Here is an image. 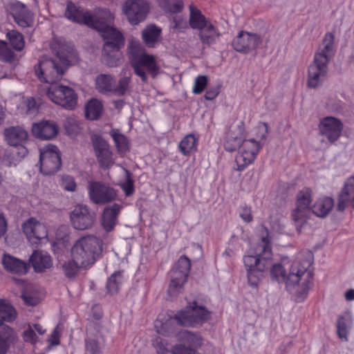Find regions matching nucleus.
<instances>
[{"instance_id": "44", "label": "nucleus", "mask_w": 354, "mask_h": 354, "mask_svg": "<svg viewBox=\"0 0 354 354\" xmlns=\"http://www.w3.org/2000/svg\"><path fill=\"white\" fill-rule=\"evenodd\" d=\"M6 37L15 50L21 51L24 48L25 41L24 36L18 31L15 30H10L7 32Z\"/></svg>"}, {"instance_id": "60", "label": "nucleus", "mask_w": 354, "mask_h": 354, "mask_svg": "<svg viewBox=\"0 0 354 354\" xmlns=\"http://www.w3.org/2000/svg\"><path fill=\"white\" fill-rule=\"evenodd\" d=\"M174 22L175 24L174 26V28L175 29H181L187 27L186 21L180 18H174Z\"/></svg>"}, {"instance_id": "43", "label": "nucleus", "mask_w": 354, "mask_h": 354, "mask_svg": "<svg viewBox=\"0 0 354 354\" xmlns=\"http://www.w3.org/2000/svg\"><path fill=\"white\" fill-rule=\"evenodd\" d=\"M80 268H86L84 266H81L80 263H77L75 259L71 258V260L65 261L62 265V269L68 278L74 277L78 272Z\"/></svg>"}, {"instance_id": "39", "label": "nucleus", "mask_w": 354, "mask_h": 354, "mask_svg": "<svg viewBox=\"0 0 354 354\" xmlns=\"http://www.w3.org/2000/svg\"><path fill=\"white\" fill-rule=\"evenodd\" d=\"M102 105L95 99L90 100L85 107L86 117L91 120H97L102 114Z\"/></svg>"}, {"instance_id": "5", "label": "nucleus", "mask_w": 354, "mask_h": 354, "mask_svg": "<svg viewBox=\"0 0 354 354\" xmlns=\"http://www.w3.org/2000/svg\"><path fill=\"white\" fill-rule=\"evenodd\" d=\"M265 230L266 236L261 238V242L256 249V255H246L243 257L248 283L252 287L257 286L264 272L267 271L272 264V245L268 230L266 228Z\"/></svg>"}, {"instance_id": "27", "label": "nucleus", "mask_w": 354, "mask_h": 354, "mask_svg": "<svg viewBox=\"0 0 354 354\" xmlns=\"http://www.w3.org/2000/svg\"><path fill=\"white\" fill-rule=\"evenodd\" d=\"M29 261L37 272H43L53 265L51 257L42 250L35 251L30 257Z\"/></svg>"}, {"instance_id": "63", "label": "nucleus", "mask_w": 354, "mask_h": 354, "mask_svg": "<svg viewBox=\"0 0 354 354\" xmlns=\"http://www.w3.org/2000/svg\"><path fill=\"white\" fill-rule=\"evenodd\" d=\"M6 117L5 111L1 105H0V125L3 124Z\"/></svg>"}, {"instance_id": "33", "label": "nucleus", "mask_w": 354, "mask_h": 354, "mask_svg": "<svg viewBox=\"0 0 354 354\" xmlns=\"http://www.w3.org/2000/svg\"><path fill=\"white\" fill-rule=\"evenodd\" d=\"M12 16L15 21L22 28L31 27L34 24L32 13L24 5H21L19 10H15Z\"/></svg>"}, {"instance_id": "34", "label": "nucleus", "mask_w": 354, "mask_h": 354, "mask_svg": "<svg viewBox=\"0 0 354 354\" xmlns=\"http://www.w3.org/2000/svg\"><path fill=\"white\" fill-rule=\"evenodd\" d=\"M189 24L192 29L200 30L210 21L193 3L189 7Z\"/></svg>"}, {"instance_id": "57", "label": "nucleus", "mask_w": 354, "mask_h": 354, "mask_svg": "<svg viewBox=\"0 0 354 354\" xmlns=\"http://www.w3.org/2000/svg\"><path fill=\"white\" fill-rule=\"evenodd\" d=\"M220 93V86H217L209 88L205 94V98L207 100H212L216 98Z\"/></svg>"}, {"instance_id": "51", "label": "nucleus", "mask_w": 354, "mask_h": 354, "mask_svg": "<svg viewBox=\"0 0 354 354\" xmlns=\"http://www.w3.org/2000/svg\"><path fill=\"white\" fill-rule=\"evenodd\" d=\"M86 350L90 354H100L101 348L98 342L95 339L86 340Z\"/></svg>"}, {"instance_id": "12", "label": "nucleus", "mask_w": 354, "mask_h": 354, "mask_svg": "<svg viewBox=\"0 0 354 354\" xmlns=\"http://www.w3.org/2000/svg\"><path fill=\"white\" fill-rule=\"evenodd\" d=\"M69 218L74 229L83 231L93 226L96 216L87 205L78 204L70 212Z\"/></svg>"}, {"instance_id": "53", "label": "nucleus", "mask_w": 354, "mask_h": 354, "mask_svg": "<svg viewBox=\"0 0 354 354\" xmlns=\"http://www.w3.org/2000/svg\"><path fill=\"white\" fill-rule=\"evenodd\" d=\"M62 186L65 190L74 192L76 188V183L73 177L65 176L62 178Z\"/></svg>"}, {"instance_id": "16", "label": "nucleus", "mask_w": 354, "mask_h": 354, "mask_svg": "<svg viewBox=\"0 0 354 354\" xmlns=\"http://www.w3.org/2000/svg\"><path fill=\"white\" fill-rule=\"evenodd\" d=\"M241 151L236 156V170L243 171L255 159L261 149V145L254 139L244 140L241 145Z\"/></svg>"}, {"instance_id": "56", "label": "nucleus", "mask_w": 354, "mask_h": 354, "mask_svg": "<svg viewBox=\"0 0 354 354\" xmlns=\"http://www.w3.org/2000/svg\"><path fill=\"white\" fill-rule=\"evenodd\" d=\"M21 298L25 304L28 306H35L39 302L37 297L26 292H22Z\"/></svg>"}, {"instance_id": "8", "label": "nucleus", "mask_w": 354, "mask_h": 354, "mask_svg": "<svg viewBox=\"0 0 354 354\" xmlns=\"http://www.w3.org/2000/svg\"><path fill=\"white\" fill-rule=\"evenodd\" d=\"M65 16L74 22L86 24L96 30L102 29V26L106 22H110L111 19V13L106 9L99 10L93 15L90 12H84L71 1L67 3Z\"/></svg>"}, {"instance_id": "29", "label": "nucleus", "mask_w": 354, "mask_h": 354, "mask_svg": "<svg viewBox=\"0 0 354 354\" xmlns=\"http://www.w3.org/2000/svg\"><path fill=\"white\" fill-rule=\"evenodd\" d=\"M161 32L160 28L153 24L148 25L141 32L143 43L148 48H155L161 40Z\"/></svg>"}, {"instance_id": "20", "label": "nucleus", "mask_w": 354, "mask_h": 354, "mask_svg": "<svg viewBox=\"0 0 354 354\" xmlns=\"http://www.w3.org/2000/svg\"><path fill=\"white\" fill-rule=\"evenodd\" d=\"M21 228L26 238L32 244L39 243V241L48 236V231L44 223L34 217L24 221Z\"/></svg>"}, {"instance_id": "46", "label": "nucleus", "mask_w": 354, "mask_h": 354, "mask_svg": "<svg viewBox=\"0 0 354 354\" xmlns=\"http://www.w3.org/2000/svg\"><path fill=\"white\" fill-rule=\"evenodd\" d=\"M122 283V274L120 272H115L108 279L106 283L107 292L113 295L118 292Z\"/></svg>"}, {"instance_id": "6", "label": "nucleus", "mask_w": 354, "mask_h": 354, "mask_svg": "<svg viewBox=\"0 0 354 354\" xmlns=\"http://www.w3.org/2000/svg\"><path fill=\"white\" fill-rule=\"evenodd\" d=\"M103 241L93 234H88L75 241L71 251V258L85 268L93 265L101 256Z\"/></svg>"}, {"instance_id": "25", "label": "nucleus", "mask_w": 354, "mask_h": 354, "mask_svg": "<svg viewBox=\"0 0 354 354\" xmlns=\"http://www.w3.org/2000/svg\"><path fill=\"white\" fill-rule=\"evenodd\" d=\"M334 53V36L329 32L326 34L315 54L314 59L328 64Z\"/></svg>"}, {"instance_id": "17", "label": "nucleus", "mask_w": 354, "mask_h": 354, "mask_svg": "<svg viewBox=\"0 0 354 354\" xmlns=\"http://www.w3.org/2000/svg\"><path fill=\"white\" fill-rule=\"evenodd\" d=\"M123 9L129 22L137 25L145 19L149 4L147 0H127Z\"/></svg>"}, {"instance_id": "61", "label": "nucleus", "mask_w": 354, "mask_h": 354, "mask_svg": "<svg viewBox=\"0 0 354 354\" xmlns=\"http://www.w3.org/2000/svg\"><path fill=\"white\" fill-rule=\"evenodd\" d=\"M345 298L348 301L354 300V289H350L345 293Z\"/></svg>"}, {"instance_id": "9", "label": "nucleus", "mask_w": 354, "mask_h": 354, "mask_svg": "<svg viewBox=\"0 0 354 354\" xmlns=\"http://www.w3.org/2000/svg\"><path fill=\"white\" fill-rule=\"evenodd\" d=\"M17 317L15 309L6 300L0 299V354H6L11 344L18 341L15 330L3 322H12Z\"/></svg>"}, {"instance_id": "58", "label": "nucleus", "mask_w": 354, "mask_h": 354, "mask_svg": "<svg viewBox=\"0 0 354 354\" xmlns=\"http://www.w3.org/2000/svg\"><path fill=\"white\" fill-rule=\"evenodd\" d=\"M8 229L7 220L3 213H0V239L4 236Z\"/></svg>"}, {"instance_id": "11", "label": "nucleus", "mask_w": 354, "mask_h": 354, "mask_svg": "<svg viewBox=\"0 0 354 354\" xmlns=\"http://www.w3.org/2000/svg\"><path fill=\"white\" fill-rule=\"evenodd\" d=\"M46 95L52 102L66 109L72 110L77 105V95L68 86L50 85L46 91Z\"/></svg>"}, {"instance_id": "62", "label": "nucleus", "mask_w": 354, "mask_h": 354, "mask_svg": "<svg viewBox=\"0 0 354 354\" xmlns=\"http://www.w3.org/2000/svg\"><path fill=\"white\" fill-rule=\"evenodd\" d=\"M34 328L39 335H44L46 332V330L44 329L42 326L38 324H35Z\"/></svg>"}, {"instance_id": "55", "label": "nucleus", "mask_w": 354, "mask_h": 354, "mask_svg": "<svg viewBox=\"0 0 354 354\" xmlns=\"http://www.w3.org/2000/svg\"><path fill=\"white\" fill-rule=\"evenodd\" d=\"M22 337L24 340L26 342L35 344L37 342L36 334L30 326L24 331Z\"/></svg>"}, {"instance_id": "28", "label": "nucleus", "mask_w": 354, "mask_h": 354, "mask_svg": "<svg viewBox=\"0 0 354 354\" xmlns=\"http://www.w3.org/2000/svg\"><path fill=\"white\" fill-rule=\"evenodd\" d=\"M121 209L122 206L117 203L104 208L102 216V225L106 232H109L114 229Z\"/></svg>"}, {"instance_id": "64", "label": "nucleus", "mask_w": 354, "mask_h": 354, "mask_svg": "<svg viewBox=\"0 0 354 354\" xmlns=\"http://www.w3.org/2000/svg\"><path fill=\"white\" fill-rule=\"evenodd\" d=\"M115 106L117 108H122L124 104V101L123 100H117L115 102Z\"/></svg>"}, {"instance_id": "19", "label": "nucleus", "mask_w": 354, "mask_h": 354, "mask_svg": "<svg viewBox=\"0 0 354 354\" xmlns=\"http://www.w3.org/2000/svg\"><path fill=\"white\" fill-rule=\"evenodd\" d=\"M312 202V191L309 188H304L297 195L296 208L292 213L295 222L302 223L310 212Z\"/></svg>"}, {"instance_id": "30", "label": "nucleus", "mask_w": 354, "mask_h": 354, "mask_svg": "<svg viewBox=\"0 0 354 354\" xmlns=\"http://www.w3.org/2000/svg\"><path fill=\"white\" fill-rule=\"evenodd\" d=\"M243 129L238 127L235 129H230L227 133L224 141V148L227 151H234L240 147L243 142Z\"/></svg>"}, {"instance_id": "18", "label": "nucleus", "mask_w": 354, "mask_h": 354, "mask_svg": "<svg viewBox=\"0 0 354 354\" xmlns=\"http://www.w3.org/2000/svg\"><path fill=\"white\" fill-rule=\"evenodd\" d=\"M91 201L95 204H106L115 200L116 193L113 188L100 182H91L88 187Z\"/></svg>"}, {"instance_id": "15", "label": "nucleus", "mask_w": 354, "mask_h": 354, "mask_svg": "<svg viewBox=\"0 0 354 354\" xmlns=\"http://www.w3.org/2000/svg\"><path fill=\"white\" fill-rule=\"evenodd\" d=\"M344 129L342 121L335 117L328 116L320 120L318 124L319 134L334 144L341 136Z\"/></svg>"}, {"instance_id": "21", "label": "nucleus", "mask_w": 354, "mask_h": 354, "mask_svg": "<svg viewBox=\"0 0 354 354\" xmlns=\"http://www.w3.org/2000/svg\"><path fill=\"white\" fill-rule=\"evenodd\" d=\"M261 41V38L257 34L241 31L233 39L232 46L237 52L248 53L256 49Z\"/></svg>"}, {"instance_id": "23", "label": "nucleus", "mask_w": 354, "mask_h": 354, "mask_svg": "<svg viewBox=\"0 0 354 354\" xmlns=\"http://www.w3.org/2000/svg\"><path fill=\"white\" fill-rule=\"evenodd\" d=\"M32 135L40 140H48L57 136L59 127L57 123L51 120H41L32 125Z\"/></svg>"}, {"instance_id": "45", "label": "nucleus", "mask_w": 354, "mask_h": 354, "mask_svg": "<svg viewBox=\"0 0 354 354\" xmlns=\"http://www.w3.org/2000/svg\"><path fill=\"white\" fill-rule=\"evenodd\" d=\"M158 1L164 10L170 12L178 13L183 8V0H158Z\"/></svg>"}, {"instance_id": "14", "label": "nucleus", "mask_w": 354, "mask_h": 354, "mask_svg": "<svg viewBox=\"0 0 354 354\" xmlns=\"http://www.w3.org/2000/svg\"><path fill=\"white\" fill-rule=\"evenodd\" d=\"M91 142L100 167L109 169L115 163L113 153L109 144L102 136L96 134L92 136Z\"/></svg>"}, {"instance_id": "40", "label": "nucleus", "mask_w": 354, "mask_h": 354, "mask_svg": "<svg viewBox=\"0 0 354 354\" xmlns=\"http://www.w3.org/2000/svg\"><path fill=\"white\" fill-rule=\"evenodd\" d=\"M351 325V319L348 315H339L337 320V335L342 339L348 341V330Z\"/></svg>"}, {"instance_id": "7", "label": "nucleus", "mask_w": 354, "mask_h": 354, "mask_svg": "<svg viewBox=\"0 0 354 354\" xmlns=\"http://www.w3.org/2000/svg\"><path fill=\"white\" fill-rule=\"evenodd\" d=\"M106 22L102 29L97 31L104 40L102 51V61L108 67H116L120 64V49L124 45L122 34Z\"/></svg>"}, {"instance_id": "49", "label": "nucleus", "mask_w": 354, "mask_h": 354, "mask_svg": "<svg viewBox=\"0 0 354 354\" xmlns=\"http://www.w3.org/2000/svg\"><path fill=\"white\" fill-rule=\"evenodd\" d=\"M208 83V77L206 75H198L194 82V85L192 89V92L194 94H201Z\"/></svg>"}, {"instance_id": "59", "label": "nucleus", "mask_w": 354, "mask_h": 354, "mask_svg": "<svg viewBox=\"0 0 354 354\" xmlns=\"http://www.w3.org/2000/svg\"><path fill=\"white\" fill-rule=\"evenodd\" d=\"M27 112L29 113H35L37 111V102L34 98L30 97L26 101Z\"/></svg>"}, {"instance_id": "48", "label": "nucleus", "mask_w": 354, "mask_h": 354, "mask_svg": "<svg viewBox=\"0 0 354 354\" xmlns=\"http://www.w3.org/2000/svg\"><path fill=\"white\" fill-rule=\"evenodd\" d=\"M15 54L13 51L10 49L7 43L0 40V60L12 62L14 60Z\"/></svg>"}, {"instance_id": "22", "label": "nucleus", "mask_w": 354, "mask_h": 354, "mask_svg": "<svg viewBox=\"0 0 354 354\" xmlns=\"http://www.w3.org/2000/svg\"><path fill=\"white\" fill-rule=\"evenodd\" d=\"M328 65L320 61L313 60L308 71L307 84L308 87L315 88L323 84L328 73Z\"/></svg>"}, {"instance_id": "54", "label": "nucleus", "mask_w": 354, "mask_h": 354, "mask_svg": "<svg viewBox=\"0 0 354 354\" xmlns=\"http://www.w3.org/2000/svg\"><path fill=\"white\" fill-rule=\"evenodd\" d=\"M239 216L246 223H250L253 220L251 207L249 206H242L240 208Z\"/></svg>"}, {"instance_id": "32", "label": "nucleus", "mask_w": 354, "mask_h": 354, "mask_svg": "<svg viewBox=\"0 0 354 354\" xmlns=\"http://www.w3.org/2000/svg\"><path fill=\"white\" fill-rule=\"evenodd\" d=\"M218 30L212 24L208 22L199 30L198 37L203 44L210 45L214 44L220 37Z\"/></svg>"}, {"instance_id": "37", "label": "nucleus", "mask_w": 354, "mask_h": 354, "mask_svg": "<svg viewBox=\"0 0 354 354\" xmlns=\"http://www.w3.org/2000/svg\"><path fill=\"white\" fill-rule=\"evenodd\" d=\"M131 90V75L121 77L117 82H115L113 94L117 96H124L129 94Z\"/></svg>"}, {"instance_id": "26", "label": "nucleus", "mask_w": 354, "mask_h": 354, "mask_svg": "<svg viewBox=\"0 0 354 354\" xmlns=\"http://www.w3.org/2000/svg\"><path fill=\"white\" fill-rule=\"evenodd\" d=\"M3 134L6 141L11 146L22 145L28 138V131L19 126L6 128Z\"/></svg>"}, {"instance_id": "35", "label": "nucleus", "mask_w": 354, "mask_h": 354, "mask_svg": "<svg viewBox=\"0 0 354 354\" xmlns=\"http://www.w3.org/2000/svg\"><path fill=\"white\" fill-rule=\"evenodd\" d=\"M334 206V200L330 197H324L317 200L313 205L312 212L319 217H326Z\"/></svg>"}, {"instance_id": "52", "label": "nucleus", "mask_w": 354, "mask_h": 354, "mask_svg": "<svg viewBox=\"0 0 354 354\" xmlns=\"http://www.w3.org/2000/svg\"><path fill=\"white\" fill-rule=\"evenodd\" d=\"M127 180L121 184V187L124 192L126 196H131L134 192L133 180L130 177V173L126 170Z\"/></svg>"}, {"instance_id": "42", "label": "nucleus", "mask_w": 354, "mask_h": 354, "mask_svg": "<svg viewBox=\"0 0 354 354\" xmlns=\"http://www.w3.org/2000/svg\"><path fill=\"white\" fill-rule=\"evenodd\" d=\"M178 335L183 344H187L189 348H198L202 344V338L199 335L187 330L180 331Z\"/></svg>"}, {"instance_id": "13", "label": "nucleus", "mask_w": 354, "mask_h": 354, "mask_svg": "<svg viewBox=\"0 0 354 354\" xmlns=\"http://www.w3.org/2000/svg\"><path fill=\"white\" fill-rule=\"evenodd\" d=\"M40 171L44 175H53L61 167V154L55 145H48L40 150Z\"/></svg>"}, {"instance_id": "36", "label": "nucleus", "mask_w": 354, "mask_h": 354, "mask_svg": "<svg viewBox=\"0 0 354 354\" xmlns=\"http://www.w3.org/2000/svg\"><path fill=\"white\" fill-rule=\"evenodd\" d=\"M115 80L111 75L100 74L95 79L96 89L101 93H113Z\"/></svg>"}, {"instance_id": "31", "label": "nucleus", "mask_w": 354, "mask_h": 354, "mask_svg": "<svg viewBox=\"0 0 354 354\" xmlns=\"http://www.w3.org/2000/svg\"><path fill=\"white\" fill-rule=\"evenodd\" d=\"M2 264L7 271L12 273L22 274L28 271V266L26 262L10 254L3 256Z\"/></svg>"}, {"instance_id": "1", "label": "nucleus", "mask_w": 354, "mask_h": 354, "mask_svg": "<svg viewBox=\"0 0 354 354\" xmlns=\"http://www.w3.org/2000/svg\"><path fill=\"white\" fill-rule=\"evenodd\" d=\"M286 258H283L281 263L275 264L270 270L272 279L279 283H285L286 289L292 291L297 287L296 292L302 295L306 294L312 283V275L307 270L313 261V254L309 250L299 252L286 274L284 266Z\"/></svg>"}, {"instance_id": "38", "label": "nucleus", "mask_w": 354, "mask_h": 354, "mask_svg": "<svg viewBox=\"0 0 354 354\" xmlns=\"http://www.w3.org/2000/svg\"><path fill=\"white\" fill-rule=\"evenodd\" d=\"M111 136L115 142L118 153L120 156H124L129 151V142L124 135L118 130H113L111 132Z\"/></svg>"}, {"instance_id": "3", "label": "nucleus", "mask_w": 354, "mask_h": 354, "mask_svg": "<svg viewBox=\"0 0 354 354\" xmlns=\"http://www.w3.org/2000/svg\"><path fill=\"white\" fill-rule=\"evenodd\" d=\"M127 54L134 73L143 83L148 82L147 74L152 78H156L160 74V66L156 56L147 53L139 40L134 38L129 40Z\"/></svg>"}, {"instance_id": "50", "label": "nucleus", "mask_w": 354, "mask_h": 354, "mask_svg": "<svg viewBox=\"0 0 354 354\" xmlns=\"http://www.w3.org/2000/svg\"><path fill=\"white\" fill-rule=\"evenodd\" d=\"M171 353V354H199L195 349L182 344L175 345Z\"/></svg>"}, {"instance_id": "2", "label": "nucleus", "mask_w": 354, "mask_h": 354, "mask_svg": "<svg viewBox=\"0 0 354 354\" xmlns=\"http://www.w3.org/2000/svg\"><path fill=\"white\" fill-rule=\"evenodd\" d=\"M56 54L58 61L44 58L35 66V75L41 82L54 85L62 79L67 67L77 61V55L71 46H59Z\"/></svg>"}, {"instance_id": "24", "label": "nucleus", "mask_w": 354, "mask_h": 354, "mask_svg": "<svg viewBox=\"0 0 354 354\" xmlns=\"http://www.w3.org/2000/svg\"><path fill=\"white\" fill-rule=\"evenodd\" d=\"M337 201L336 209L338 212H344L350 203H352L354 209V177H350L345 182Z\"/></svg>"}, {"instance_id": "10", "label": "nucleus", "mask_w": 354, "mask_h": 354, "mask_svg": "<svg viewBox=\"0 0 354 354\" xmlns=\"http://www.w3.org/2000/svg\"><path fill=\"white\" fill-rule=\"evenodd\" d=\"M191 268V261L185 256H181L170 272V283L168 293L171 296L176 295L187 281Z\"/></svg>"}, {"instance_id": "47", "label": "nucleus", "mask_w": 354, "mask_h": 354, "mask_svg": "<svg viewBox=\"0 0 354 354\" xmlns=\"http://www.w3.org/2000/svg\"><path fill=\"white\" fill-rule=\"evenodd\" d=\"M66 133L71 136H76L81 130L79 122L74 118H68L64 122Z\"/></svg>"}, {"instance_id": "4", "label": "nucleus", "mask_w": 354, "mask_h": 354, "mask_svg": "<svg viewBox=\"0 0 354 354\" xmlns=\"http://www.w3.org/2000/svg\"><path fill=\"white\" fill-rule=\"evenodd\" d=\"M211 313L205 307L198 306L196 301L189 303L184 310L178 312L175 317L168 318L165 322L158 319L155 322V328L158 333L169 335L174 331L175 322L183 326L202 325L209 319Z\"/></svg>"}, {"instance_id": "41", "label": "nucleus", "mask_w": 354, "mask_h": 354, "mask_svg": "<svg viewBox=\"0 0 354 354\" xmlns=\"http://www.w3.org/2000/svg\"><path fill=\"white\" fill-rule=\"evenodd\" d=\"M196 138L193 134L186 136L179 143V149L180 152L187 156L196 151Z\"/></svg>"}]
</instances>
